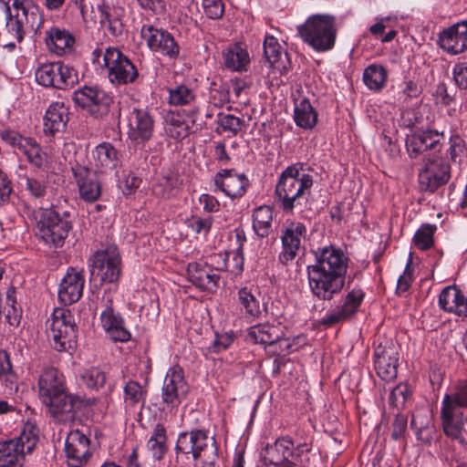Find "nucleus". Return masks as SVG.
Returning a JSON list of instances; mask_svg holds the SVG:
<instances>
[{
    "label": "nucleus",
    "instance_id": "1",
    "mask_svg": "<svg viewBox=\"0 0 467 467\" xmlns=\"http://www.w3.org/2000/svg\"><path fill=\"white\" fill-rule=\"evenodd\" d=\"M314 254L316 263L306 267L310 291L318 300L331 301L345 286L348 257L334 246L318 248Z\"/></svg>",
    "mask_w": 467,
    "mask_h": 467
},
{
    "label": "nucleus",
    "instance_id": "2",
    "mask_svg": "<svg viewBox=\"0 0 467 467\" xmlns=\"http://www.w3.org/2000/svg\"><path fill=\"white\" fill-rule=\"evenodd\" d=\"M38 397L57 422L74 417L78 398L67 391L64 375L56 368H46L38 377Z\"/></svg>",
    "mask_w": 467,
    "mask_h": 467
},
{
    "label": "nucleus",
    "instance_id": "3",
    "mask_svg": "<svg viewBox=\"0 0 467 467\" xmlns=\"http://www.w3.org/2000/svg\"><path fill=\"white\" fill-rule=\"evenodd\" d=\"M297 33L315 51H328L334 47L336 42V17L329 14L312 15L304 24L297 26Z\"/></svg>",
    "mask_w": 467,
    "mask_h": 467
},
{
    "label": "nucleus",
    "instance_id": "4",
    "mask_svg": "<svg viewBox=\"0 0 467 467\" xmlns=\"http://www.w3.org/2000/svg\"><path fill=\"white\" fill-rule=\"evenodd\" d=\"M177 454H192L200 461V467H218V449L215 441H210L207 431L194 430L179 434L175 445Z\"/></svg>",
    "mask_w": 467,
    "mask_h": 467
},
{
    "label": "nucleus",
    "instance_id": "5",
    "mask_svg": "<svg viewBox=\"0 0 467 467\" xmlns=\"http://www.w3.org/2000/svg\"><path fill=\"white\" fill-rule=\"evenodd\" d=\"M311 445L307 442L295 446L288 436L275 440L273 444H267L265 449V459L276 467H306L309 462L307 456Z\"/></svg>",
    "mask_w": 467,
    "mask_h": 467
},
{
    "label": "nucleus",
    "instance_id": "6",
    "mask_svg": "<svg viewBox=\"0 0 467 467\" xmlns=\"http://www.w3.org/2000/svg\"><path fill=\"white\" fill-rule=\"evenodd\" d=\"M38 429L27 423L19 437L0 442V467H22L26 453H31L38 441Z\"/></svg>",
    "mask_w": 467,
    "mask_h": 467
},
{
    "label": "nucleus",
    "instance_id": "7",
    "mask_svg": "<svg viewBox=\"0 0 467 467\" xmlns=\"http://www.w3.org/2000/svg\"><path fill=\"white\" fill-rule=\"evenodd\" d=\"M464 407L451 395L447 394L441 401V425L444 434L462 445L467 444V418Z\"/></svg>",
    "mask_w": 467,
    "mask_h": 467
},
{
    "label": "nucleus",
    "instance_id": "8",
    "mask_svg": "<svg viewBox=\"0 0 467 467\" xmlns=\"http://www.w3.org/2000/svg\"><path fill=\"white\" fill-rule=\"evenodd\" d=\"M71 230V223L53 209L40 211L36 235L50 247H62Z\"/></svg>",
    "mask_w": 467,
    "mask_h": 467
},
{
    "label": "nucleus",
    "instance_id": "9",
    "mask_svg": "<svg viewBox=\"0 0 467 467\" xmlns=\"http://www.w3.org/2000/svg\"><path fill=\"white\" fill-rule=\"evenodd\" d=\"M90 279L99 276L101 283H114L121 273V258L118 247L109 244L93 254L89 259Z\"/></svg>",
    "mask_w": 467,
    "mask_h": 467
},
{
    "label": "nucleus",
    "instance_id": "10",
    "mask_svg": "<svg viewBox=\"0 0 467 467\" xmlns=\"http://www.w3.org/2000/svg\"><path fill=\"white\" fill-rule=\"evenodd\" d=\"M48 337L52 338L53 348L65 351L72 347L77 338L76 324L68 309L56 308L47 320Z\"/></svg>",
    "mask_w": 467,
    "mask_h": 467
},
{
    "label": "nucleus",
    "instance_id": "11",
    "mask_svg": "<svg viewBox=\"0 0 467 467\" xmlns=\"http://www.w3.org/2000/svg\"><path fill=\"white\" fill-rule=\"evenodd\" d=\"M190 387L184 378L183 370L179 366L168 369L161 388L160 409L172 411L185 400Z\"/></svg>",
    "mask_w": 467,
    "mask_h": 467
},
{
    "label": "nucleus",
    "instance_id": "12",
    "mask_svg": "<svg viewBox=\"0 0 467 467\" xmlns=\"http://www.w3.org/2000/svg\"><path fill=\"white\" fill-rule=\"evenodd\" d=\"M104 66L108 68L109 78L116 85L134 83L139 78L137 67L119 48L109 47L103 53Z\"/></svg>",
    "mask_w": 467,
    "mask_h": 467
},
{
    "label": "nucleus",
    "instance_id": "13",
    "mask_svg": "<svg viewBox=\"0 0 467 467\" xmlns=\"http://www.w3.org/2000/svg\"><path fill=\"white\" fill-rule=\"evenodd\" d=\"M35 76L39 85L57 89H67L78 81L77 71L59 61L41 65Z\"/></svg>",
    "mask_w": 467,
    "mask_h": 467
},
{
    "label": "nucleus",
    "instance_id": "14",
    "mask_svg": "<svg viewBox=\"0 0 467 467\" xmlns=\"http://www.w3.org/2000/svg\"><path fill=\"white\" fill-rule=\"evenodd\" d=\"M72 99L76 106L95 118L106 116L113 102L112 97L98 87L84 86L74 91Z\"/></svg>",
    "mask_w": 467,
    "mask_h": 467
},
{
    "label": "nucleus",
    "instance_id": "15",
    "mask_svg": "<svg viewBox=\"0 0 467 467\" xmlns=\"http://www.w3.org/2000/svg\"><path fill=\"white\" fill-rule=\"evenodd\" d=\"M365 297V292L355 287L343 297L340 304L329 309L319 320V325L331 327L337 324L350 320L358 311Z\"/></svg>",
    "mask_w": 467,
    "mask_h": 467
},
{
    "label": "nucleus",
    "instance_id": "16",
    "mask_svg": "<svg viewBox=\"0 0 467 467\" xmlns=\"http://www.w3.org/2000/svg\"><path fill=\"white\" fill-rule=\"evenodd\" d=\"M140 35L151 51L160 53L170 59L178 58L180 46L167 30L157 28L151 25H144L140 29Z\"/></svg>",
    "mask_w": 467,
    "mask_h": 467
},
{
    "label": "nucleus",
    "instance_id": "17",
    "mask_svg": "<svg viewBox=\"0 0 467 467\" xmlns=\"http://www.w3.org/2000/svg\"><path fill=\"white\" fill-rule=\"evenodd\" d=\"M374 366L377 375L382 380L395 379L399 366L398 347L391 341L378 345L374 350Z\"/></svg>",
    "mask_w": 467,
    "mask_h": 467
},
{
    "label": "nucleus",
    "instance_id": "18",
    "mask_svg": "<svg viewBox=\"0 0 467 467\" xmlns=\"http://www.w3.org/2000/svg\"><path fill=\"white\" fill-rule=\"evenodd\" d=\"M311 177H280L275 187L277 199L282 202L284 211H291L295 202L312 186Z\"/></svg>",
    "mask_w": 467,
    "mask_h": 467
},
{
    "label": "nucleus",
    "instance_id": "19",
    "mask_svg": "<svg viewBox=\"0 0 467 467\" xmlns=\"http://www.w3.org/2000/svg\"><path fill=\"white\" fill-rule=\"evenodd\" d=\"M306 234V227L303 223L287 222L281 234L282 251L278 256L281 264L286 265L296 258Z\"/></svg>",
    "mask_w": 467,
    "mask_h": 467
},
{
    "label": "nucleus",
    "instance_id": "20",
    "mask_svg": "<svg viewBox=\"0 0 467 467\" xmlns=\"http://www.w3.org/2000/svg\"><path fill=\"white\" fill-rule=\"evenodd\" d=\"M128 136L130 140L140 144L150 140L154 120L147 109L134 108L128 116Z\"/></svg>",
    "mask_w": 467,
    "mask_h": 467
},
{
    "label": "nucleus",
    "instance_id": "21",
    "mask_svg": "<svg viewBox=\"0 0 467 467\" xmlns=\"http://www.w3.org/2000/svg\"><path fill=\"white\" fill-rule=\"evenodd\" d=\"M438 44L451 55L462 54L467 50V21L458 22L444 28L438 37Z\"/></svg>",
    "mask_w": 467,
    "mask_h": 467
},
{
    "label": "nucleus",
    "instance_id": "22",
    "mask_svg": "<svg viewBox=\"0 0 467 467\" xmlns=\"http://www.w3.org/2000/svg\"><path fill=\"white\" fill-rule=\"evenodd\" d=\"M91 171L94 175H117L119 160L117 150L110 143L98 145L92 154Z\"/></svg>",
    "mask_w": 467,
    "mask_h": 467
},
{
    "label": "nucleus",
    "instance_id": "23",
    "mask_svg": "<svg viewBox=\"0 0 467 467\" xmlns=\"http://www.w3.org/2000/svg\"><path fill=\"white\" fill-rule=\"evenodd\" d=\"M65 451L68 465L81 467L89 457V439L79 430H72L65 443Z\"/></svg>",
    "mask_w": 467,
    "mask_h": 467
},
{
    "label": "nucleus",
    "instance_id": "24",
    "mask_svg": "<svg viewBox=\"0 0 467 467\" xmlns=\"http://www.w3.org/2000/svg\"><path fill=\"white\" fill-rule=\"evenodd\" d=\"M84 271L69 267L61 280L58 289V298L65 305L78 302L83 294Z\"/></svg>",
    "mask_w": 467,
    "mask_h": 467
},
{
    "label": "nucleus",
    "instance_id": "25",
    "mask_svg": "<svg viewBox=\"0 0 467 467\" xmlns=\"http://www.w3.org/2000/svg\"><path fill=\"white\" fill-rule=\"evenodd\" d=\"M188 280L201 290L214 292L219 286L220 275L206 264L192 262L187 267Z\"/></svg>",
    "mask_w": 467,
    "mask_h": 467
},
{
    "label": "nucleus",
    "instance_id": "26",
    "mask_svg": "<svg viewBox=\"0 0 467 467\" xmlns=\"http://www.w3.org/2000/svg\"><path fill=\"white\" fill-rule=\"evenodd\" d=\"M439 306L445 312L467 317V296L456 285H448L441 290Z\"/></svg>",
    "mask_w": 467,
    "mask_h": 467
},
{
    "label": "nucleus",
    "instance_id": "27",
    "mask_svg": "<svg viewBox=\"0 0 467 467\" xmlns=\"http://www.w3.org/2000/svg\"><path fill=\"white\" fill-rule=\"evenodd\" d=\"M439 143V132L427 130L408 136L406 149L410 158H416L420 153L435 149Z\"/></svg>",
    "mask_w": 467,
    "mask_h": 467
},
{
    "label": "nucleus",
    "instance_id": "28",
    "mask_svg": "<svg viewBox=\"0 0 467 467\" xmlns=\"http://www.w3.org/2000/svg\"><path fill=\"white\" fill-rule=\"evenodd\" d=\"M264 56L267 63L280 74L286 72L290 67L288 54L283 52L277 39L273 36H266L263 44Z\"/></svg>",
    "mask_w": 467,
    "mask_h": 467
},
{
    "label": "nucleus",
    "instance_id": "29",
    "mask_svg": "<svg viewBox=\"0 0 467 467\" xmlns=\"http://www.w3.org/2000/svg\"><path fill=\"white\" fill-rule=\"evenodd\" d=\"M68 121V109L62 102L50 104L44 116V131L46 134L54 135L63 131Z\"/></svg>",
    "mask_w": 467,
    "mask_h": 467
},
{
    "label": "nucleus",
    "instance_id": "30",
    "mask_svg": "<svg viewBox=\"0 0 467 467\" xmlns=\"http://www.w3.org/2000/svg\"><path fill=\"white\" fill-rule=\"evenodd\" d=\"M260 292L256 289L253 292L252 289L243 287L238 290L237 300L240 309L244 312L247 318L255 319L261 317L264 306L259 300Z\"/></svg>",
    "mask_w": 467,
    "mask_h": 467
},
{
    "label": "nucleus",
    "instance_id": "31",
    "mask_svg": "<svg viewBox=\"0 0 467 467\" xmlns=\"http://www.w3.org/2000/svg\"><path fill=\"white\" fill-rule=\"evenodd\" d=\"M281 337V327L268 323L253 326L248 331V338L250 340L265 346H273L276 344V342L280 340Z\"/></svg>",
    "mask_w": 467,
    "mask_h": 467
},
{
    "label": "nucleus",
    "instance_id": "32",
    "mask_svg": "<svg viewBox=\"0 0 467 467\" xmlns=\"http://www.w3.org/2000/svg\"><path fill=\"white\" fill-rule=\"evenodd\" d=\"M223 56L225 67L235 71L244 69L250 61L247 50L240 42L229 46L223 52Z\"/></svg>",
    "mask_w": 467,
    "mask_h": 467
},
{
    "label": "nucleus",
    "instance_id": "33",
    "mask_svg": "<svg viewBox=\"0 0 467 467\" xmlns=\"http://www.w3.org/2000/svg\"><path fill=\"white\" fill-rule=\"evenodd\" d=\"M46 42L51 51L57 55H62L66 49H71L75 43V38L65 29L52 27L47 32Z\"/></svg>",
    "mask_w": 467,
    "mask_h": 467
},
{
    "label": "nucleus",
    "instance_id": "34",
    "mask_svg": "<svg viewBox=\"0 0 467 467\" xmlns=\"http://www.w3.org/2000/svg\"><path fill=\"white\" fill-rule=\"evenodd\" d=\"M214 183L225 195L234 199L244 194L248 180L247 177H215Z\"/></svg>",
    "mask_w": 467,
    "mask_h": 467
},
{
    "label": "nucleus",
    "instance_id": "35",
    "mask_svg": "<svg viewBox=\"0 0 467 467\" xmlns=\"http://www.w3.org/2000/svg\"><path fill=\"white\" fill-rule=\"evenodd\" d=\"M294 119L298 127L305 130H311L316 126L317 114L308 99L304 98L299 103L296 104Z\"/></svg>",
    "mask_w": 467,
    "mask_h": 467
},
{
    "label": "nucleus",
    "instance_id": "36",
    "mask_svg": "<svg viewBox=\"0 0 467 467\" xmlns=\"http://www.w3.org/2000/svg\"><path fill=\"white\" fill-rule=\"evenodd\" d=\"M272 222L273 211L269 206H260L254 211L253 228L258 236H268L271 232Z\"/></svg>",
    "mask_w": 467,
    "mask_h": 467
},
{
    "label": "nucleus",
    "instance_id": "37",
    "mask_svg": "<svg viewBox=\"0 0 467 467\" xmlns=\"http://www.w3.org/2000/svg\"><path fill=\"white\" fill-rule=\"evenodd\" d=\"M147 397V389L138 381L130 380L124 387V403L126 409H135L140 405V409L144 407Z\"/></svg>",
    "mask_w": 467,
    "mask_h": 467
},
{
    "label": "nucleus",
    "instance_id": "38",
    "mask_svg": "<svg viewBox=\"0 0 467 467\" xmlns=\"http://www.w3.org/2000/svg\"><path fill=\"white\" fill-rule=\"evenodd\" d=\"M387 76V70L382 65L371 64L363 72V81L370 90L379 91L386 84Z\"/></svg>",
    "mask_w": 467,
    "mask_h": 467
},
{
    "label": "nucleus",
    "instance_id": "39",
    "mask_svg": "<svg viewBox=\"0 0 467 467\" xmlns=\"http://www.w3.org/2000/svg\"><path fill=\"white\" fill-rule=\"evenodd\" d=\"M166 441L165 427L161 423L156 424L147 444L155 460L160 461L163 458L167 450Z\"/></svg>",
    "mask_w": 467,
    "mask_h": 467
},
{
    "label": "nucleus",
    "instance_id": "40",
    "mask_svg": "<svg viewBox=\"0 0 467 467\" xmlns=\"http://www.w3.org/2000/svg\"><path fill=\"white\" fill-rule=\"evenodd\" d=\"M78 186L80 198L86 202H93L101 194V184L94 177H79Z\"/></svg>",
    "mask_w": 467,
    "mask_h": 467
},
{
    "label": "nucleus",
    "instance_id": "41",
    "mask_svg": "<svg viewBox=\"0 0 467 467\" xmlns=\"http://www.w3.org/2000/svg\"><path fill=\"white\" fill-rule=\"evenodd\" d=\"M217 128L215 131L218 134H221L223 132H228L233 136H236L241 130L242 128L244 126V120L235 117L232 114H225L223 112H220L217 115Z\"/></svg>",
    "mask_w": 467,
    "mask_h": 467
},
{
    "label": "nucleus",
    "instance_id": "42",
    "mask_svg": "<svg viewBox=\"0 0 467 467\" xmlns=\"http://www.w3.org/2000/svg\"><path fill=\"white\" fill-rule=\"evenodd\" d=\"M437 230L435 224L423 223L413 236V244L420 250H428L433 246V235Z\"/></svg>",
    "mask_w": 467,
    "mask_h": 467
},
{
    "label": "nucleus",
    "instance_id": "43",
    "mask_svg": "<svg viewBox=\"0 0 467 467\" xmlns=\"http://www.w3.org/2000/svg\"><path fill=\"white\" fill-rule=\"evenodd\" d=\"M8 18L6 21V28L7 32L13 38L20 43L23 41L25 36V26L28 24V22L25 19V13L20 14L16 13L15 16H12L10 13V7L7 6Z\"/></svg>",
    "mask_w": 467,
    "mask_h": 467
},
{
    "label": "nucleus",
    "instance_id": "44",
    "mask_svg": "<svg viewBox=\"0 0 467 467\" xmlns=\"http://www.w3.org/2000/svg\"><path fill=\"white\" fill-rule=\"evenodd\" d=\"M20 153L26 157L28 162L36 167H41L46 161V155L42 152L40 146L31 138L25 142Z\"/></svg>",
    "mask_w": 467,
    "mask_h": 467
},
{
    "label": "nucleus",
    "instance_id": "45",
    "mask_svg": "<svg viewBox=\"0 0 467 467\" xmlns=\"http://www.w3.org/2000/svg\"><path fill=\"white\" fill-rule=\"evenodd\" d=\"M99 23L106 27L113 36H120L123 32V24L119 18L113 16L107 7H99Z\"/></svg>",
    "mask_w": 467,
    "mask_h": 467
},
{
    "label": "nucleus",
    "instance_id": "46",
    "mask_svg": "<svg viewBox=\"0 0 467 467\" xmlns=\"http://www.w3.org/2000/svg\"><path fill=\"white\" fill-rule=\"evenodd\" d=\"M195 100L193 90L185 85H179L169 91V102L171 105L182 106L191 104Z\"/></svg>",
    "mask_w": 467,
    "mask_h": 467
},
{
    "label": "nucleus",
    "instance_id": "47",
    "mask_svg": "<svg viewBox=\"0 0 467 467\" xmlns=\"http://www.w3.org/2000/svg\"><path fill=\"white\" fill-rule=\"evenodd\" d=\"M449 154L453 164H461L462 159L467 156L465 141L459 135H452L450 138Z\"/></svg>",
    "mask_w": 467,
    "mask_h": 467
},
{
    "label": "nucleus",
    "instance_id": "48",
    "mask_svg": "<svg viewBox=\"0 0 467 467\" xmlns=\"http://www.w3.org/2000/svg\"><path fill=\"white\" fill-rule=\"evenodd\" d=\"M83 383L89 389H99L106 382V374L99 368H90L81 376Z\"/></svg>",
    "mask_w": 467,
    "mask_h": 467
},
{
    "label": "nucleus",
    "instance_id": "49",
    "mask_svg": "<svg viewBox=\"0 0 467 467\" xmlns=\"http://www.w3.org/2000/svg\"><path fill=\"white\" fill-rule=\"evenodd\" d=\"M423 172L430 173L431 175H450L451 167L439 156L432 155L431 158L428 159L425 163Z\"/></svg>",
    "mask_w": 467,
    "mask_h": 467
},
{
    "label": "nucleus",
    "instance_id": "50",
    "mask_svg": "<svg viewBox=\"0 0 467 467\" xmlns=\"http://www.w3.org/2000/svg\"><path fill=\"white\" fill-rule=\"evenodd\" d=\"M411 397V390L407 384H399L390 392L389 398V405L400 409L402 408L406 401Z\"/></svg>",
    "mask_w": 467,
    "mask_h": 467
},
{
    "label": "nucleus",
    "instance_id": "51",
    "mask_svg": "<svg viewBox=\"0 0 467 467\" xmlns=\"http://www.w3.org/2000/svg\"><path fill=\"white\" fill-rule=\"evenodd\" d=\"M213 223V219L212 216L202 218L198 215H192L190 218H187L185 222L188 228L192 229V232L204 235L210 232Z\"/></svg>",
    "mask_w": 467,
    "mask_h": 467
},
{
    "label": "nucleus",
    "instance_id": "52",
    "mask_svg": "<svg viewBox=\"0 0 467 467\" xmlns=\"http://www.w3.org/2000/svg\"><path fill=\"white\" fill-rule=\"evenodd\" d=\"M26 189L36 198L43 197L48 187L46 177H26Z\"/></svg>",
    "mask_w": 467,
    "mask_h": 467
},
{
    "label": "nucleus",
    "instance_id": "53",
    "mask_svg": "<svg viewBox=\"0 0 467 467\" xmlns=\"http://www.w3.org/2000/svg\"><path fill=\"white\" fill-rule=\"evenodd\" d=\"M214 157L218 161L221 166H225L216 175H230L234 171L228 168V164L231 161V157L226 151V148L223 142H217L214 146Z\"/></svg>",
    "mask_w": 467,
    "mask_h": 467
},
{
    "label": "nucleus",
    "instance_id": "54",
    "mask_svg": "<svg viewBox=\"0 0 467 467\" xmlns=\"http://www.w3.org/2000/svg\"><path fill=\"white\" fill-rule=\"evenodd\" d=\"M109 337L114 341L127 342L130 339V331L124 327L122 317L112 324L109 329H105Z\"/></svg>",
    "mask_w": 467,
    "mask_h": 467
},
{
    "label": "nucleus",
    "instance_id": "55",
    "mask_svg": "<svg viewBox=\"0 0 467 467\" xmlns=\"http://www.w3.org/2000/svg\"><path fill=\"white\" fill-rule=\"evenodd\" d=\"M449 177H419V187L421 192H434L439 187L448 182Z\"/></svg>",
    "mask_w": 467,
    "mask_h": 467
},
{
    "label": "nucleus",
    "instance_id": "56",
    "mask_svg": "<svg viewBox=\"0 0 467 467\" xmlns=\"http://www.w3.org/2000/svg\"><path fill=\"white\" fill-rule=\"evenodd\" d=\"M29 5V0H14L13 2V7L16 10L21 11V14L25 13V19L26 22H29V19H32L31 26L33 27L35 21L39 20L40 17L36 8L35 6H32V8L30 9Z\"/></svg>",
    "mask_w": 467,
    "mask_h": 467
},
{
    "label": "nucleus",
    "instance_id": "57",
    "mask_svg": "<svg viewBox=\"0 0 467 467\" xmlns=\"http://www.w3.org/2000/svg\"><path fill=\"white\" fill-rule=\"evenodd\" d=\"M452 79L460 89H467V61L453 66Z\"/></svg>",
    "mask_w": 467,
    "mask_h": 467
},
{
    "label": "nucleus",
    "instance_id": "58",
    "mask_svg": "<svg viewBox=\"0 0 467 467\" xmlns=\"http://www.w3.org/2000/svg\"><path fill=\"white\" fill-rule=\"evenodd\" d=\"M202 6L205 15L211 19H219L224 12V5L222 0H203Z\"/></svg>",
    "mask_w": 467,
    "mask_h": 467
},
{
    "label": "nucleus",
    "instance_id": "59",
    "mask_svg": "<svg viewBox=\"0 0 467 467\" xmlns=\"http://www.w3.org/2000/svg\"><path fill=\"white\" fill-rule=\"evenodd\" d=\"M0 136L3 141L11 145L14 148H16L18 150H20L21 148H23L25 142H26V140L29 139L26 137H23L18 132L10 130L1 131Z\"/></svg>",
    "mask_w": 467,
    "mask_h": 467
},
{
    "label": "nucleus",
    "instance_id": "60",
    "mask_svg": "<svg viewBox=\"0 0 467 467\" xmlns=\"http://www.w3.org/2000/svg\"><path fill=\"white\" fill-rule=\"evenodd\" d=\"M317 175L319 172L307 163L297 162L286 167L280 175H308V172Z\"/></svg>",
    "mask_w": 467,
    "mask_h": 467
},
{
    "label": "nucleus",
    "instance_id": "61",
    "mask_svg": "<svg viewBox=\"0 0 467 467\" xmlns=\"http://www.w3.org/2000/svg\"><path fill=\"white\" fill-rule=\"evenodd\" d=\"M407 417L401 414H397L392 423L391 438L393 440L401 439L407 430Z\"/></svg>",
    "mask_w": 467,
    "mask_h": 467
},
{
    "label": "nucleus",
    "instance_id": "62",
    "mask_svg": "<svg viewBox=\"0 0 467 467\" xmlns=\"http://www.w3.org/2000/svg\"><path fill=\"white\" fill-rule=\"evenodd\" d=\"M178 184V177H161L159 185L154 187V192L162 195H171L172 187Z\"/></svg>",
    "mask_w": 467,
    "mask_h": 467
},
{
    "label": "nucleus",
    "instance_id": "63",
    "mask_svg": "<svg viewBox=\"0 0 467 467\" xmlns=\"http://www.w3.org/2000/svg\"><path fill=\"white\" fill-rule=\"evenodd\" d=\"M411 258L406 265L403 275L398 280L397 292L404 293L409 290L412 282V269L410 268Z\"/></svg>",
    "mask_w": 467,
    "mask_h": 467
},
{
    "label": "nucleus",
    "instance_id": "64",
    "mask_svg": "<svg viewBox=\"0 0 467 467\" xmlns=\"http://www.w3.org/2000/svg\"><path fill=\"white\" fill-rule=\"evenodd\" d=\"M190 126L188 123H182L177 126L167 125L165 130L167 134L174 140H180L189 135Z\"/></svg>",
    "mask_w": 467,
    "mask_h": 467
}]
</instances>
